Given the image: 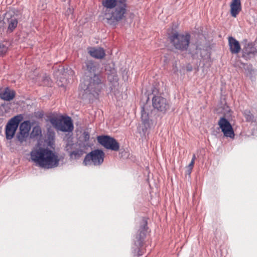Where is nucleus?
<instances>
[{
	"mask_svg": "<svg viewBox=\"0 0 257 257\" xmlns=\"http://www.w3.org/2000/svg\"><path fill=\"white\" fill-rule=\"evenodd\" d=\"M147 229V222L145 220H143L135 239V245L139 249L137 253L138 255H142L143 254L140 248L143 246V241L146 235Z\"/></svg>",
	"mask_w": 257,
	"mask_h": 257,
	"instance_id": "8",
	"label": "nucleus"
},
{
	"mask_svg": "<svg viewBox=\"0 0 257 257\" xmlns=\"http://www.w3.org/2000/svg\"><path fill=\"white\" fill-rule=\"evenodd\" d=\"M15 96L14 90L6 87L0 91V98L4 100L10 101Z\"/></svg>",
	"mask_w": 257,
	"mask_h": 257,
	"instance_id": "16",
	"label": "nucleus"
},
{
	"mask_svg": "<svg viewBox=\"0 0 257 257\" xmlns=\"http://www.w3.org/2000/svg\"><path fill=\"white\" fill-rule=\"evenodd\" d=\"M141 119L146 130L151 128L153 125L152 121L149 118V112L146 110L145 107L142 109Z\"/></svg>",
	"mask_w": 257,
	"mask_h": 257,
	"instance_id": "17",
	"label": "nucleus"
},
{
	"mask_svg": "<svg viewBox=\"0 0 257 257\" xmlns=\"http://www.w3.org/2000/svg\"><path fill=\"white\" fill-rule=\"evenodd\" d=\"M153 106L158 110L165 112L170 108V103L165 98L160 96H154L152 99Z\"/></svg>",
	"mask_w": 257,
	"mask_h": 257,
	"instance_id": "10",
	"label": "nucleus"
},
{
	"mask_svg": "<svg viewBox=\"0 0 257 257\" xmlns=\"http://www.w3.org/2000/svg\"><path fill=\"white\" fill-rule=\"evenodd\" d=\"M195 159H196V156H195V154H194V155H193L192 159V160H191V161H193V162H195Z\"/></svg>",
	"mask_w": 257,
	"mask_h": 257,
	"instance_id": "29",
	"label": "nucleus"
},
{
	"mask_svg": "<svg viewBox=\"0 0 257 257\" xmlns=\"http://www.w3.org/2000/svg\"><path fill=\"white\" fill-rule=\"evenodd\" d=\"M243 115L246 121L247 122H253L256 121V119H254V116L249 110H245L243 111Z\"/></svg>",
	"mask_w": 257,
	"mask_h": 257,
	"instance_id": "23",
	"label": "nucleus"
},
{
	"mask_svg": "<svg viewBox=\"0 0 257 257\" xmlns=\"http://www.w3.org/2000/svg\"><path fill=\"white\" fill-rule=\"evenodd\" d=\"M104 157L105 154L102 150H94L85 156L83 164L85 166L91 164L94 166H100L103 163Z\"/></svg>",
	"mask_w": 257,
	"mask_h": 257,
	"instance_id": "6",
	"label": "nucleus"
},
{
	"mask_svg": "<svg viewBox=\"0 0 257 257\" xmlns=\"http://www.w3.org/2000/svg\"><path fill=\"white\" fill-rule=\"evenodd\" d=\"M241 10L240 0H232L230 4V14L235 18Z\"/></svg>",
	"mask_w": 257,
	"mask_h": 257,
	"instance_id": "18",
	"label": "nucleus"
},
{
	"mask_svg": "<svg viewBox=\"0 0 257 257\" xmlns=\"http://www.w3.org/2000/svg\"><path fill=\"white\" fill-rule=\"evenodd\" d=\"M102 5L105 9L103 19L108 24L115 26L124 18L127 8L126 0H103Z\"/></svg>",
	"mask_w": 257,
	"mask_h": 257,
	"instance_id": "2",
	"label": "nucleus"
},
{
	"mask_svg": "<svg viewBox=\"0 0 257 257\" xmlns=\"http://www.w3.org/2000/svg\"><path fill=\"white\" fill-rule=\"evenodd\" d=\"M83 140L85 142H87L89 141L90 138L89 133L88 132L85 131L83 132L82 135Z\"/></svg>",
	"mask_w": 257,
	"mask_h": 257,
	"instance_id": "25",
	"label": "nucleus"
},
{
	"mask_svg": "<svg viewBox=\"0 0 257 257\" xmlns=\"http://www.w3.org/2000/svg\"><path fill=\"white\" fill-rule=\"evenodd\" d=\"M21 120V117L17 115L9 121L6 126V136L7 140H11L14 137Z\"/></svg>",
	"mask_w": 257,
	"mask_h": 257,
	"instance_id": "9",
	"label": "nucleus"
},
{
	"mask_svg": "<svg viewBox=\"0 0 257 257\" xmlns=\"http://www.w3.org/2000/svg\"><path fill=\"white\" fill-rule=\"evenodd\" d=\"M73 12V10L71 8H68L66 12V15L67 16L71 15V18H72V14Z\"/></svg>",
	"mask_w": 257,
	"mask_h": 257,
	"instance_id": "26",
	"label": "nucleus"
},
{
	"mask_svg": "<svg viewBox=\"0 0 257 257\" xmlns=\"http://www.w3.org/2000/svg\"><path fill=\"white\" fill-rule=\"evenodd\" d=\"M30 129L31 125L29 121H25L20 124V132L17 134V138L21 143L26 141Z\"/></svg>",
	"mask_w": 257,
	"mask_h": 257,
	"instance_id": "12",
	"label": "nucleus"
},
{
	"mask_svg": "<svg viewBox=\"0 0 257 257\" xmlns=\"http://www.w3.org/2000/svg\"><path fill=\"white\" fill-rule=\"evenodd\" d=\"M218 125L225 137L234 138V133L232 127L227 119L224 117H221L218 121Z\"/></svg>",
	"mask_w": 257,
	"mask_h": 257,
	"instance_id": "11",
	"label": "nucleus"
},
{
	"mask_svg": "<svg viewBox=\"0 0 257 257\" xmlns=\"http://www.w3.org/2000/svg\"><path fill=\"white\" fill-rule=\"evenodd\" d=\"M98 143L105 148L114 151H117L119 149V144L113 138L108 136H100L97 137Z\"/></svg>",
	"mask_w": 257,
	"mask_h": 257,
	"instance_id": "7",
	"label": "nucleus"
},
{
	"mask_svg": "<svg viewBox=\"0 0 257 257\" xmlns=\"http://www.w3.org/2000/svg\"><path fill=\"white\" fill-rule=\"evenodd\" d=\"M31 159L37 165L44 169H52L58 166L59 159L53 151L40 148L31 153Z\"/></svg>",
	"mask_w": 257,
	"mask_h": 257,
	"instance_id": "3",
	"label": "nucleus"
},
{
	"mask_svg": "<svg viewBox=\"0 0 257 257\" xmlns=\"http://www.w3.org/2000/svg\"><path fill=\"white\" fill-rule=\"evenodd\" d=\"M99 64L92 60H87L83 66L84 76L79 89L84 94H91L96 97L105 87L104 80L99 74Z\"/></svg>",
	"mask_w": 257,
	"mask_h": 257,
	"instance_id": "1",
	"label": "nucleus"
},
{
	"mask_svg": "<svg viewBox=\"0 0 257 257\" xmlns=\"http://www.w3.org/2000/svg\"><path fill=\"white\" fill-rule=\"evenodd\" d=\"M8 22L9 26L8 30L9 32H12L17 27L18 25V21L16 18H14L9 20Z\"/></svg>",
	"mask_w": 257,
	"mask_h": 257,
	"instance_id": "22",
	"label": "nucleus"
},
{
	"mask_svg": "<svg viewBox=\"0 0 257 257\" xmlns=\"http://www.w3.org/2000/svg\"><path fill=\"white\" fill-rule=\"evenodd\" d=\"M50 121L58 131L63 132H70L73 130V124L69 116L53 117L50 118Z\"/></svg>",
	"mask_w": 257,
	"mask_h": 257,
	"instance_id": "5",
	"label": "nucleus"
},
{
	"mask_svg": "<svg viewBox=\"0 0 257 257\" xmlns=\"http://www.w3.org/2000/svg\"><path fill=\"white\" fill-rule=\"evenodd\" d=\"M190 35L189 34L174 33L169 37V39L174 48L180 51H187L190 41Z\"/></svg>",
	"mask_w": 257,
	"mask_h": 257,
	"instance_id": "4",
	"label": "nucleus"
},
{
	"mask_svg": "<svg viewBox=\"0 0 257 257\" xmlns=\"http://www.w3.org/2000/svg\"><path fill=\"white\" fill-rule=\"evenodd\" d=\"M194 164V162L191 161V162L188 165V166H187V168L193 169Z\"/></svg>",
	"mask_w": 257,
	"mask_h": 257,
	"instance_id": "27",
	"label": "nucleus"
},
{
	"mask_svg": "<svg viewBox=\"0 0 257 257\" xmlns=\"http://www.w3.org/2000/svg\"><path fill=\"white\" fill-rule=\"evenodd\" d=\"M8 46L6 44L0 43V56L5 54L8 50Z\"/></svg>",
	"mask_w": 257,
	"mask_h": 257,
	"instance_id": "24",
	"label": "nucleus"
},
{
	"mask_svg": "<svg viewBox=\"0 0 257 257\" xmlns=\"http://www.w3.org/2000/svg\"><path fill=\"white\" fill-rule=\"evenodd\" d=\"M77 146V144L73 143L71 139H68L66 141L65 150L69 155L71 151H73Z\"/></svg>",
	"mask_w": 257,
	"mask_h": 257,
	"instance_id": "20",
	"label": "nucleus"
},
{
	"mask_svg": "<svg viewBox=\"0 0 257 257\" xmlns=\"http://www.w3.org/2000/svg\"><path fill=\"white\" fill-rule=\"evenodd\" d=\"M85 153L84 150L79 148H76L73 151H71V153L69 155L70 158L71 160H78L80 159L82 155Z\"/></svg>",
	"mask_w": 257,
	"mask_h": 257,
	"instance_id": "19",
	"label": "nucleus"
},
{
	"mask_svg": "<svg viewBox=\"0 0 257 257\" xmlns=\"http://www.w3.org/2000/svg\"><path fill=\"white\" fill-rule=\"evenodd\" d=\"M88 53L91 56L98 59H101L105 56V53L103 48L91 47L88 49Z\"/></svg>",
	"mask_w": 257,
	"mask_h": 257,
	"instance_id": "13",
	"label": "nucleus"
},
{
	"mask_svg": "<svg viewBox=\"0 0 257 257\" xmlns=\"http://www.w3.org/2000/svg\"><path fill=\"white\" fill-rule=\"evenodd\" d=\"M42 131L40 126H35L30 134V137L31 138H35L41 136Z\"/></svg>",
	"mask_w": 257,
	"mask_h": 257,
	"instance_id": "21",
	"label": "nucleus"
},
{
	"mask_svg": "<svg viewBox=\"0 0 257 257\" xmlns=\"http://www.w3.org/2000/svg\"><path fill=\"white\" fill-rule=\"evenodd\" d=\"M257 53V49L252 43L247 44L243 49V57L247 59L254 55Z\"/></svg>",
	"mask_w": 257,
	"mask_h": 257,
	"instance_id": "14",
	"label": "nucleus"
},
{
	"mask_svg": "<svg viewBox=\"0 0 257 257\" xmlns=\"http://www.w3.org/2000/svg\"><path fill=\"white\" fill-rule=\"evenodd\" d=\"M192 169L187 168V174H188V175H190L192 172Z\"/></svg>",
	"mask_w": 257,
	"mask_h": 257,
	"instance_id": "28",
	"label": "nucleus"
},
{
	"mask_svg": "<svg viewBox=\"0 0 257 257\" xmlns=\"http://www.w3.org/2000/svg\"><path fill=\"white\" fill-rule=\"evenodd\" d=\"M228 44L231 53L237 54L240 52L241 48L239 43L233 37H228Z\"/></svg>",
	"mask_w": 257,
	"mask_h": 257,
	"instance_id": "15",
	"label": "nucleus"
}]
</instances>
